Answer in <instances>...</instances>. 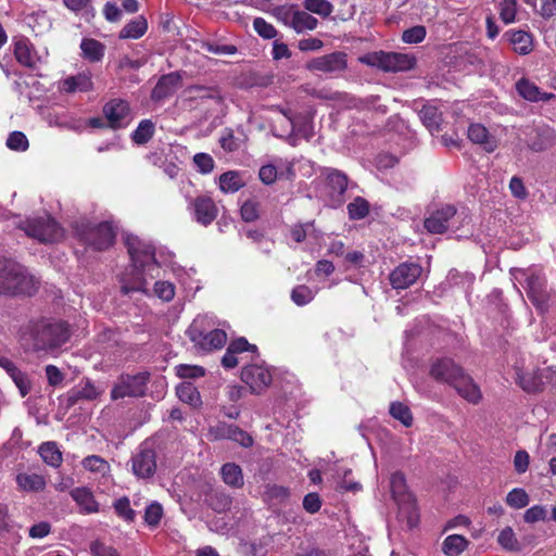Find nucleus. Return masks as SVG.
<instances>
[{
  "instance_id": "1",
  "label": "nucleus",
  "mask_w": 556,
  "mask_h": 556,
  "mask_svg": "<svg viewBox=\"0 0 556 556\" xmlns=\"http://www.w3.org/2000/svg\"><path fill=\"white\" fill-rule=\"evenodd\" d=\"M125 244L128 249L132 268L121 277V289L124 294L141 292L151 295L148 285L159 276L162 265H170L174 254L160 249L157 252L148 241L135 235H126Z\"/></svg>"
},
{
  "instance_id": "2",
  "label": "nucleus",
  "mask_w": 556,
  "mask_h": 556,
  "mask_svg": "<svg viewBox=\"0 0 556 556\" xmlns=\"http://www.w3.org/2000/svg\"><path fill=\"white\" fill-rule=\"evenodd\" d=\"M70 338L66 324L39 321L29 324L20 336L22 344L35 351H52Z\"/></svg>"
},
{
  "instance_id": "3",
  "label": "nucleus",
  "mask_w": 556,
  "mask_h": 556,
  "mask_svg": "<svg viewBox=\"0 0 556 556\" xmlns=\"http://www.w3.org/2000/svg\"><path fill=\"white\" fill-rule=\"evenodd\" d=\"M37 288V281L20 264L0 261V294H31Z\"/></svg>"
},
{
  "instance_id": "4",
  "label": "nucleus",
  "mask_w": 556,
  "mask_h": 556,
  "mask_svg": "<svg viewBox=\"0 0 556 556\" xmlns=\"http://www.w3.org/2000/svg\"><path fill=\"white\" fill-rule=\"evenodd\" d=\"M189 339L194 346L202 351L222 349L227 341V334L215 328V321L207 315H200L193 319L187 330Z\"/></svg>"
},
{
  "instance_id": "5",
  "label": "nucleus",
  "mask_w": 556,
  "mask_h": 556,
  "mask_svg": "<svg viewBox=\"0 0 556 556\" xmlns=\"http://www.w3.org/2000/svg\"><path fill=\"white\" fill-rule=\"evenodd\" d=\"M390 490L393 500L399 506L397 517L406 526L413 528L417 526L419 520L416 501L412 493L408 492L406 479L402 472H394L390 478Z\"/></svg>"
},
{
  "instance_id": "6",
  "label": "nucleus",
  "mask_w": 556,
  "mask_h": 556,
  "mask_svg": "<svg viewBox=\"0 0 556 556\" xmlns=\"http://www.w3.org/2000/svg\"><path fill=\"white\" fill-rule=\"evenodd\" d=\"M359 62L386 72H401L413 67V60L407 54L395 52H371L359 56Z\"/></svg>"
},
{
  "instance_id": "7",
  "label": "nucleus",
  "mask_w": 556,
  "mask_h": 556,
  "mask_svg": "<svg viewBox=\"0 0 556 556\" xmlns=\"http://www.w3.org/2000/svg\"><path fill=\"white\" fill-rule=\"evenodd\" d=\"M148 381L149 374L146 371L136 375H122L111 391V397L115 401L127 396H142L146 392Z\"/></svg>"
},
{
  "instance_id": "8",
  "label": "nucleus",
  "mask_w": 556,
  "mask_h": 556,
  "mask_svg": "<svg viewBox=\"0 0 556 556\" xmlns=\"http://www.w3.org/2000/svg\"><path fill=\"white\" fill-rule=\"evenodd\" d=\"M24 230L27 236L45 243L63 238V229L50 216L28 220Z\"/></svg>"
},
{
  "instance_id": "9",
  "label": "nucleus",
  "mask_w": 556,
  "mask_h": 556,
  "mask_svg": "<svg viewBox=\"0 0 556 556\" xmlns=\"http://www.w3.org/2000/svg\"><path fill=\"white\" fill-rule=\"evenodd\" d=\"M77 232L86 244L98 251L110 248L116 237L113 226L109 223H101L93 227L78 229Z\"/></svg>"
},
{
  "instance_id": "10",
  "label": "nucleus",
  "mask_w": 556,
  "mask_h": 556,
  "mask_svg": "<svg viewBox=\"0 0 556 556\" xmlns=\"http://www.w3.org/2000/svg\"><path fill=\"white\" fill-rule=\"evenodd\" d=\"M103 114L111 128H123L132 121L131 111L128 102L114 99L108 102L103 108Z\"/></svg>"
},
{
  "instance_id": "11",
  "label": "nucleus",
  "mask_w": 556,
  "mask_h": 556,
  "mask_svg": "<svg viewBox=\"0 0 556 556\" xmlns=\"http://www.w3.org/2000/svg\"><path fill=\"white\" fill-rule=\"evenodd\" d=\"M181 100L188 103L190 108H195L205 102L219 104L222 101V97L219 91L214 87L194 85L186 88L182 91Z\"/></svg>"
},
{
  "instance_id": "12",
  "label": "nucleus",
  "mask_w": 556,
  "mask_h": 556,
  "mask_svg": "<svg viewBox=\"0 0 556 556\" xmlns=\"http://www.w3.org/2000/svg\"><path fill=\"white\" fill-rule=\"evenodd\" d=\"M241 379L250 387L252 392L260 393L271 382V374L263 365L253 364L242 369Z\"/></svg>"
},
{
  "instance_id": "13",
  "label": "nucleus",
  "mask_w": 556,
  "mask_h": 556,
  "mask_svg": "<svg viewBox=\"0 0 556 556\" xmlns=\"http://www.w3.org/2000/svg\"><path fill=\"white\" fill-rule=\"evenodd\" d=\"M188 207L195 222L203 226L210 225L218 214L215 202L206 195H200L191 200Z\"/></svg>"
},
{
  "instance_id": "14",
  "label": "nucleus",
  "mask_w": 556,
  "mask_h": 556,
  "mask_svg": "<svg viewBox=\"0 0 556 556\" xmlns=\"http://www.w3.org/2000/svg\"><path fill=\"white\" fill-rule=\"evenodd\" d=\"M422 268L416 263H403L390 275V281L394 289H406L417 281Z\"/></svg>"
},
{
  "instance_id": "15",
  "label": "nucleus",
  "mask_w": 556,
  "mask_h": 556,
  "mask_svg": "<svg viewBox=\"0 0 556 556\" xmlns=\"http://www.w3.org/2000/svg\"><path fill=\"white\" fill-rule=\"evenodd\" d=\"M156 470L155 453L149 446L141 445L132 457V471L138 478H150Z\"/></svg>"
},
{
  "instance_id": "16",
  "label": "nucleus",
  "mask_w": 556,
  "mask_h": 556,
  "mask_svg": "<svg viewBox=\"0 0 556 556\" xmlns=\"http://www.w3.org/2000/svg\"><path fill=\"white\" fill-rule=\"evenodd\" d=\"M16 61L26 67H36L43 62L45 55L39 54L27 38H18L14 42Z\"/></svg>"
},
{
  "instance_id": "17",
  "label": "nucleus",
  "mask_w": 556,
  "mask_h": 556,
  "mask_svg": "<svg viewBox=\"0 0 556 556\" xmlns=\"http://www.w3.org/2000/svg\"><path fill=\"white\" fill-rule=\"evenodd\" d=\"M345 56L346 55L341 52L318 56L307 64V68L325 73L340 72L346 67Z\"/></svg>"
},
{
  "instance_id": "18",
  "label": "nucleus",
  "mask_w": 556,
  "mask_h": 556,
  "mask_svg": "<svg viewBox=\"0 0 556 556\" xmlns=\"http://www.w3.org/2000/svg\"><path fill=\"white\" fill-rule=\"evenodd\" d=\"M430 374L434 379L452 386L464 372L452 359L444 358L432 364Z\"/></svg>"
},
{
  "instance_id": "19",
  "label": "nucleus",
  "mask_w": 556,
  "mask_h": 556,
  "mask_svg": "<svg viewBox=\"0 0 556 556\" xmlns=\"http://www.w3.org/2000/svg\"><path fill=\"white\" fill-rule=\"evenodd\" d=\"M211 435L215 440L229 439L239 443L243 447H249L253 444L252 437L245 431L241 430L233 425H218L216 428L211 430Z\"/></svg>"
},
{
  "instance_id": "20",
  "label": "nucleus",
  "mask_w": 556,
  "mask_h": 556,
  "mask_svg": "<svg viewBox=\"0 0 556 556\" xmlns=\"http://www.w3.org/2000/svg\"><path fill=\"white\" fill-rule=\"evenodd\" d=\"M455 208L446 205L425 220V228L431 233H442L448 228V222L455 216Z\"/></svg>"
},
{
  "instance_id": "21",
  "label": "nucleus",
  "mask_w": 556,
  "mask_h": 556,
  "mask_svg": "<svg viewBox=\"0 0 556 556\" xmlns=\"http://www.w3.org/2000/svg\"><path fill=\"white\" fill-rule=\"evenodd\" d=\"M468 138L471 142L480 144L486 152L497 148V140L482 124H471L468 128Z\"/></svg>"
},
{
  "instance_id": "22",
  "label": "nucleus",
  "mask_w": 556,
  "mask_h": 556,
  "mask_svg": "<svg viewBox=\"0 0 556 556\" xmlns=\"http://www.w3.org/2000/svg\"><path fill=\"white\" fill-rule=\"evenodd\" d=\"M256 350V346L250 344L244 338L235 340L229 344L227 352L222 358V364L225 368H233L239 364V358L237 356L239 353L247 351L255 353Z\"/></svg>"
},
{
  "instance_id": "23",
  "label": "nucleus",
  "mask_w": 556,
  "mask_h": 556,
  "mask_svg": "<svg viewBox=\"0 0 556 556\" xmlns=\"http://www.w3.org/2000/svg\"><path fill=\"white\" fill-rule=\"evenodd\" d=\"M457 393L469 403L477 404L481 400V391L472 379L466 375L458 377L452 384Z\"/></svg>"
},
{
  "instance_id": "24",
  "label": "nucleus",
  "mask_w": 556,
  "mask_h": 556,
  "mask_svg": "<svg viewBox=\"0 0 556 556\" xmlns=\"http://www.w3.org/2000/svg\"><path fill=\"white\" fill-rule=\"evenodd\" d=\"M181 79L178 74H168L160 78L156 86L152 90L153 100H163L175 92L180 86Z\"/></svg>"
},
{
  "instance_id": "25",
  "label": "nucleus",
  "mask_w": 556,
  "mask_h": 556,
  "mask_svg": "<svg viewBox=\"0 0 556 556\" xmlns=\"http://www.w3.org/2000/svg\"><path fill=\"white\" fill-rule=\"evenodd\" d=\"M17 488L22 492L37 493L46 488V480L35 472H20L15 478Z\"/></svg>"
},
{
  "instance_id": "26",
  "label": "nucleus",
  "mask_w": 556,
  "mask_h": 556,
  "mask_svg": "<svg viewBox=\"0 0 556 556\" xmlns=\"http://www.w3.org/2000/svg\"><path fill=\"white\" fill-rule=\"evenodd\" d=\"M72 498L80 507L85 514H93L99 511V504L94 500L92 492L87 488H76L71 492Z\"/></svg>"
},
{
  "instance_id": "27",
  "label": "nucleus",
  "mask_w": 556,
  "mask_h": 556,
  "mask_svg": "<svg viewBox=\"0 0 556 556\" xmlns=\"http://www.w3.org/2000/svg\"><path fill=\"white\" fill-rule=\"evenodd\" d=\"M218 186L223 193H235L245 186V179L240 172L229 170L219 176Z\"/></svg>"
},
{
  "instance_id": "28",
  "label": "nucleus",
  "mask_w": 556,
  "mask_h": 556,
  "mask_svg": "<svg viewBox=\"0 0 556 556\" xmlns=\"http://www.w3.org/2000/svg\"><path fill=\"white\" fill-rule=\"evenodd\" d=\"M318 25L316 17L311 15L308 11H294L291 14L290 26L298 33L314 30Z\"/></svg>"
},
{
  "instance_id": "29",
  "label": "nucleus",
  "mask_w": 556,
  "mask_h": 556,
  "mask_svg": "<svg viewBox=\"0 0 556 556\" xmlns=\"http://www.w3.org/2000/svg\"><path fill=\"white\" fill-rule=\"evenodd\" d=\"M148 30V22L143 16H137L127 23L119 31V39H139Z\"/></svg>"
},
{
  "instance_id": "30",
  "label": "nucleus",
  "mask_w": 556,
  "mask_h": 556,
  "mask_svg": "<svg viewBox=\"0 0 556 556\" xmlns=\"http://www.w3.org/2000/svg\"><path fill=\"white\" fill-rule=\"evenodd\" d=\"M422 124L432 132L438 131L442 121V113L434 104H425L419 111Z\"/></svg>"
},
{
  "instance_id": "31",
  "label": "nucleus",
  "mask_w": 556,
  "mask_h": 556,
  "mask_svg": "<svg viewBox=\"0 0 556 556\" xmlns=\"http://www.w3.org/2000/svg\"><path fill=\"white\" fill-rule=\"evenodd\" d=\"M509 41L513 45L514 51L526 55L533 50V40L530 34L523 30H515L508 33Z\"/></svg>"
},
{
  "instance_id": "32",
  "label": "nucleus",
  "mask_w": 556,
  "mask_h": 556,
  "mask_svg": "<svg viewBox=\"0 0 556 556\" xmlns=\"http://www.w3.org/2000/svg\"><path fill=\"white\" fill-rule=\"evenodd\" d=\"M92 88L90 73H80L63 80L62 89L67 92L88 91Z\"/></svg>"
},
{
  "instance_id": "33",
  "label": "nucleus",
  "mask_w": 556,
  "mask_h": 556,
  "mask_svg": "<svg viewBox=\"0 0 556 556\" xmlns=\"http://www.w3.org/2000/svg\"><path fill=\"white\" fill-rule=\"evenodd\" d=\"M83 56L90 62H99L102 60L105 51L103 43L96 39L85 38L80 43Z\"/></svg>"
},
{
  "instance_id": "34",
  "label": "nucleus",
  "mask_w": 556,
  "mask_h": 556,
  "mask_svg": "<svg viewBox=\"0 0 556 556\" xmlns=\"http://www.w3.org/2000/svg\"><path fill=\"white\" fill-rule=\"evenodd\" d=\"M468 540L459 534H452L444 539L442 552L446 556H459L468 546Z\"/></svg>"
},
{
  "instance_id": "35",
  "label": "nucleus",
  "mask_w": 556,
  "mask_h": 556,
  "mask_svg": "<svg viewBox=\"0 0 556 556\" xmlns=\"http://www.w3.org/2000/svg\"><path fill=\"white\" fill-rule=\"evenodd\" d=\"M220 473L226 484L232 488H241L243 485V475L240 466L227 463L222 467Z\"/></svg>"
},
{
  "instance_id": "36",
  "label": "nucleus",
  "mask_w": 556,
  "mask_h": 556,
  "mask_svg": "<svg viewBox=\"0 0 556 556\" xmlns=\"http://www.w3.org/2000/svg\"><path fill=\"white\" fill-rule=\"evenodd\" d=\"M518 93L528 101H540V100H546L552 97V94L545 96L543 94L540 89L532 84L531 81L527 79H520L516 85Z\"/></svg>"
},
{
  "instance_id": "37",
  "label": "nucleus",
  "mask_w": 556,
  "mask_h": 556,
  "mask_svg": "<svg viewBox=\"0 0 556 556\" xmlns=\"http://www.w3.org/2000/svg\"><path fill=\"white\" fill-rule=\"evenodd\" d=\"M81 465L86 470L100 477H105L110 472L109 463L98 455L87 456L83 459Z\"/></svg>"
},
{
  "instance_id": "38",
  "label": "nucleus",
  "mask_w": 556,
  "mask_h": 556,
  "mask_svg": "<svg viewBox=\"0 0 556 556\" xmlns=\"http://www.w3.org/2000/svg\"><path fill=\"white\" fill-rule=\"evenodd\" d=\"M176 393L180 401L188 403L191 406H198L201 403L200 393L191 382H181L177 387Z\"/></svg>"
},
{
  "instance_id": "39",
  "label": "nucleus",
  "mask_w": 556,
  "mask_h": 556,
  "mask_svg": "<svg viewBox=\"0 0 556 556\" xmlns=\"http://www.w3.org/2000/svg\"><path fill=\"white\" fill-rule=\"evenodd\" d=\"M39 454L43 462L52 467H58L62 463V453L54 442L42 443L39 447Z\"/></svg>"
},
{
  "instance_id": "40",
  "label": "nucleus",
  "mask_w": 556,
  "mask_h": 556,
  "mask_svg": "<svg viewBox=\"0 0 556 556\" xmlns=\"http://www.w3.org/2000/svg\"><path fill=\"white\" fill-rule=\"evenodd\" d=\"M518 383L527 392H538L543 386L541 371L525 372L518 375Z\"/></svg>"
},
{
  "instance_id": "41",
  "label": "nucleus",
  "mask_w": 556,
  "mask_h": 556,
  "mask_svg": "<svg viewBox=\"0 0 556 556\" xmlns=\"http://www.w3.org/2000/svg\"><path fill=\"white\" fill-rule=\"evenodd\" d=\"M505 502L509 507L514 509H521L529 504L530 497L525 489L515 488L508 492Z\"/></svg>"
},
{
  "instance_id": "42",
  "label": "nucleus",
  "mask_w": 556,
  "mask_h": 556,
  "mask_svg": "<svg viewBox=\"0 0 556 556\" xmlns=\"http://www.w3.org/2000/svg\"><path fill=\"white\" fill-rule=\"evenodd\" d=\"M303 7L306 11L321 17H328L333 11V5L328 0H304Z\"/></svg>"
},
{
  "instance_id": "43",
  "label": "nucleus",
  "mask_w": 556,
  "mask_h": 556,
  "mask_svg": "<svg viewBox=\"0 0 556 556\" xmlns=\"http://www.w3.org/2000/svg\"><path fill=\"white\" fill-rule=\"evenodd\" d=\"M153 134L154 124L150 119H143L132 132V140L137 144H144L152 138Z\"/></svg>"
},
{
  "instance_id": "44",
  "label": "nucleus",
  "mask_w": 556,
  "mask_h": 556,
  "mask_svg": "<svg viewBox=\"0 0 556 556\" xmlns=\"http://www.w3.org/2000/svg\"><path fill=\"white\" fill-rule=\"evenodd\" d=\"M528 294L530 299L539 308L542 309L547 301V295L541 290V282L539 277H530L528 279Z\"/></svg>"
},
{
  "instance_id": "45",
  "label": "nucleus",
  "mask_w": 556,
  "mask_h": 556,
  "mask_svg": "<svg viewBox=\"0 0 556 556\" xmlns=\"http://www.w3.org/2000/svg\"><path fill=\"white\" fill-rule=\"evenodd\" d=\"M290 495V491L288 488L282 485H267L264 497L267 502H270L273 504H282L285 503Z\"/></svg>"
},
{
  "instance_id": "46",
  "label": "nucleus",
  "mask_w": 556,
  "mask_h": 556,
  "mask_svg": "<svg viewBox=\"0 0 556 556\" xmlns=\"http://www.w3.org/2000/svg\"><path fill=\"white\" fill-rule=\"evenodd\" d=\"M390 414L405 427H410L413 424V416L409 408L400 402H394L390 405Z\"/></svg>"
},
{
  "instance_id": "47",
  "label": "nucleus",
  "mask_w": 556,
  "mask_h": 556,
  "mask_svg": "<svg viewBox=\"0 0 556 556\" xmlns=\"http://www.w3.org/2000/svg\"><path fill=\"white\" fill-rule=\"evenodd\" d=\"M153 294L164 302H169L175 296V286L165 280H160L154 283Z\"/></svg>"
},
{
  "instance_id": "48",
  "label": "nucleus",
  "mask_w": 556,
  "mask_h": 556,
  "mask_svg": "<svg viewBox=\"0 0 556 556\" xmlns=\"http://www.w3.org/2000/svg\"><path fill=\"white\" fill-rule=\"evenodd\" d=\"M497 542L506 551H517L519 548L515 532L510 527H506L500 532Z\"/></svg>"
},
{
  "instance_id": "49",
  "label": "nucleus",
  "mask_w": 556,
  "mask_h": 556,
  "mask_svg": "<svg viewBox=\"0 0 556 556\" xmlns=\"http://www.w3.org/2000/svg\"><path fill=\"white\" fill-rule=\"evenodd\" d=\"M517 1L516 0H502L500 2V16L505 24H511L516 20Z\"/></svg>"
},
{
  "instance_id": "50",
  "label": "nucleus",
  "mask_w": 556,
  "mask_h": 556,
  "mask_svg": "<svg viewBox=\"0 0 556 556\" xmlns=\"http://www.w3.org/2000/svg\"><path fill=\"white\" fill-rule=\"evenodd\" d=\"M253 28L264 39H273L277 36V30L263 17H255L253 21Z\"/></svg>"
},
{
  "instance_id": "51",
  "label": "nucleus",
  "mask_w": 556,
  "mask_h": 556,
  "mask_svg": "<svg viewBox=\"0 0 556 556\" xmlns=\"http://www.w3.org/2000/svg\"><path fill=\"white\" fill-rule=\"evenodd\" d=\"M176 374L178 377L182 379H195L203 377L205 370L203 367L198 365L181 364L176 366Z\"/></svg>"
},
{
  "instance_id": "52",
  "label": "nucleus",
  "mask_w": 556,
  "mask_h": 556,
  "mask_svg": "<svg viewBox=\"0 0 556 556\" xmlns=\"http://www.w3.org/2000/svg\"><path fill=\"white\" fill-rule=\"evenodd\" d=\"M314 296L315 293L306 286H298L291 292L292 301L299 306L309 303Z\"/></svg>"
},
{
  "instance_id": "53",
  "label": "nucleus",
  "mask_w": 556,
  "mask_h": 556,
  "mask_svg": "<svg viewBox=\"0 0 556 556\" xmlns=\"http://www.w3.org/2000/svg\"><path fill=\"white\" fill-rule=\"evenodd\" d=\"M547 518V509L543 505H533L529 507L523 514V520L527 523H535L545 521Z\"/></svg>"
},
{
  "instance_id": "54",
  "label": "nucleus",
  "mask_w": 556,
  "mask_h": 556,
  "mask_svg": "<svg viewBox=\"0 0 556 556\" xmlns=\"http://www.w3.org/2000/svg\"><path fill=\"white\" fill-rule=\"evenodd\" d=\"M328 182L334 192L342 194L348 187V177L339 170H331L328 174Z\"/></svg>"
},
{
  "instance_id": "55",
  "label": "nucleus",
  "mask_w": 556,
  "mask_h": 556,
  "mask_svg": "<svg viewBox=\"0 0 556 556\" xmlns=\"http://www.w3.org/2000/svg\"><path fill=\"white\" fill-rule=\"evenodd\" d=\"M348 210L351 218L361 219L368 214L369 206L366 200L357 198L348 205Z\"/></svg>"
},
{
  "instance_id": "56",
  "label": "nucleus",
  "mask_w": 556,
  "mask_h": 556,
  "mask_svg": "<svg viewBox=\"0 0 556 556\" xmlns=\"http://www.w3.org/2000/svg\"><path fill=\"white\" fill-rule=\"evenodd\" d=\"M7 146L11 150L25 151L28 148V140L23 132L13 131L7 139Z\"/></svg>"
},
{
  "instance_id": "57",
  "label": "nucleus",
  "mask_w": 556,
  "mask_h": 556,
  "mask_svg": "<svg viewBox=\"0 0 556 556\" xmlns=\"http://www.w3.org/2000/svg\"><path fill=\"white\" fill-rule=\"evenodd\" d=\"M162 516H163V508L156 502L151 503L146 508L144 520L151 527H155L156 525H159Z\"/></svg>"
},
{
  "instance_id": "58",
  "label": "nucleus",
  "mask_w": 556,
  "mask_h": 556,
  "mask_svg": "<svg viewBox=\"0 0 556 556\" xmlns=\"http://www.w3.org/2000/svg\"><path fill=\"white\" fill-rule=\"evenodd\" d=\"M426 34L424 26H414L403 33L402 40L406 43H419L425 39Z\"/></svg>"
},
{
  "instance_id": "59",
  "label": "nucleus",
  "mask_w": 556,
  "mask_h": 556,
  "mask_svg": "<svg viewBox=\"0 0 556 556\" xmlns=\"http://www.w3.org/2000/svg\"><path fill=\"white\" fill-rule=\"evenodd\" d=\"M315 228L314 225L311 223L299 225L292 228L291 230V237L295 242H302L307 237H315Z\"/></svg>"
},
{
  "instance_id": "60",
  "label": "nucleus",
  "mask_w": 556,
  "mask_h": 556,
  "mask_svg": "<svg viewBox=\"0 0 556 556\" xmlns=\"http://www.w3.org/2000/svg\"><path fill=\"white\" fill-rule=\"evenodd\" d=\"M193 162L202 174H208L214 168V160L210 154L206 153H197L193 156Z\"/></svg>"
},
{
  "instance_id": "61",
  "label": "nucleus",
  "mask_w": 556,
  "mask_h": 556,
  "mask_svg": "<svg viewBox=\"0 0 556 556\" xmlns=\"http://www.w3.org/2000/svg\"><path fill=\"white\" fill-rule=\"evenodd\" d=\"M114 508L116 514L125 520L131 521L135 517V511L130 508L129 500L126 497L117 500Z\"/></svg>"
},
{
  "instance_id": "62",
  "label": "nucleus",
  "mask_w": 556,
  "mask_h": 556,
  "mask_svg": "<svg viewBox=\"0 0 556 556\" xmlns=\"http://www.w3.org/2000/svg\"><path fill=\"white\" fill-rule=\"evenodd\" d=\"M241 216L245 222H253L258 218V204L248 200L241 206Z\"/></svg>"
},
{
  "instance_id": "63",
  "label": "nucleus",
  "mask_w": 556,
  "mask_h": 556,
  "mask_svg": "<svg viewBox=\"0 0 556 556\" xmlns=\"http://www.w3.org/2000/svg\"><path fill=\"white\" fill-rule=\"evenodd\" d=\"M258 176L264 184L271 185L278 177L277 167L273 164L263 165L260 168Z\"/></svg>"
},
{
  "instance_id": "64",
  "label": "nucleus",
  "mask_w": 556,
  "mask_h": 556,
  "mask_svg": "<svg viewBox=\"0 0 556 556\" xmlns=\"http://www.w3.org/2000/svg\"><path fill=\"white\" fill-rule=\"evenodd\" d=\"M90 554L92 556H118L114 548L105 546L99 541H94L90 544Z\"/></svg>"
}]
</instances>
